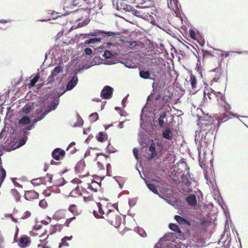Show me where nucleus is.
<instances>
[{"mask_svg": "<svg viewBox=\"0 0 248 248\" xmlns=\"http://www.w3.org/2000/svg\"><path fill=\"white\" fill-rule=\"evenodd\" d=\"M105 165H106V169H107L106 174L108 175L109 170L111 169V165L109 163H108V161L107 162V163L106 164H105Z\"/></svg>", "mask_w": 248, "mask_h": 248, "instance_id": "13d9d810", "label": "nucleus"}, {"mask_svg": "<svg viewBox=\"0 0 248 248\" xmlns=\"http://www.w3.org/2000/svg\"><path fill=\"white\" fill-rule=\"evenodd\" d=\"M174 218L180 225L184 226L185 227H190L191 225V224L188 220L180 216L175 215Z\"/></svg>", "mask_w": 248, "mask_h": 248, "instance_id": "f3484780", "label": "nucleus"}, {"mask_svg": "<svg viewBox=\"0 0 248 248\" xmlns=\"http://www.w3.org/2000/svg\"><path fill=\"white\" fill-rule=\"evenodd\" d=\"M213 123L211 121L207 120H202L200 121V129L198 132H200V134L208 135V132L212 128Z\"/></svg>", "mask_w": 248, "mask_h": 248, "instance_id": "423d86ee", "label": "nucleus"}, {"mask_svg": "<svg viewBox=\"0 0 248 248\" xmlns=\"http://www.w3.org/2000/svg\"><path fill=\"white\" fill-rule=\"evenodd\" d=\"M113 89L109 86H106L104 87L101 92V97L104 99H108L110 98L112 95Z\"/></svg>", "mask_w": 248, "mask_h": 248, "instance_id": "1a4fd4ad", "label": "nucleus"}, {"mask_svg": "<svg viewBox=\"0 0 248 248\" xmlns=\"http://www.w3.org/2000/svg\"><path fill=\"white\" fill-rule=\"evenodd\" d=\"M140 76L142 78L148 79L150 77V73L148 71L142 70L140 71Z\"/></svg>", "mask_w": 248, "mask_h": 248, "instance_id": "f704fd0d", "label": "nucleus"}, {"mask_svg": "<svg viewBox=\"0 0 248 248\" xmlns=\"http://www.w3.org/2000/svg\"><path fill=\"white\" fill-rule=\"evenodd\" d=\"M137 45V43L136 41H133L131 42L129 44L130 47L131 48H133L135 46H136Z\"/></svg>", "mask_w": 248, "mask_h": 248, "instance_id": "0e129e2a", "label": "nucleus"}, {"mask_svg": "<svg viewBox=\"0 0 248 248\" xmlns=\"http://www.w3.org/2000/svg\"><path fill=\"white\" fill-rule=\"evenodd\" d=\"M60 228L61 226L59 224L51 226L49 230V234H51L56 232L57 231L60 230Z\"/></svg>", "mask_w": 248, "mask_h": 248, "instance_id": "4c0bfd02", "label": "nucleus"}, {"mask_svg": "<svg viewBox=\"0 0 248 248\" xmlns=\"http://www.w3.org/2000/svg\"><path fill=\"white\" fill-rule=\"evenodd\" d=\"M190 36L192 39H195V32L193 30H189Z\"/></svg>", "mask_w": 248, "mask_h": 248, "instance_id": "bf43d9fd", "label": "nucleus"}, {"mask_svg": "<svg viewBox=\"0 0 248 248\" xmlns=\"http://www.w3.org/2000/svg\"><path fill=\"white\" fill-rule=\"evenodd\" d=\"M196 69H197V71L199 72V73H201V64L200 63L199 64H198V63H197V66L196 67Z\"/></svg>", "mask_w": 248, "mask_h": 248, "instance_id": "774afa93", "label": "nucleus"}, {"mask_svg": "<svg viewBox=\"0 0 248 248\" xmlns=\"http://www.w3.org/2000/svg\"><path fill=\"white\" fill-rule=\"evenodd\" d=\"M6 176V170L3 168L0 165V187H1L2 184L4 181Z\"/></svg>", "mask_w": 248, "mask_h": 248, "instance_id": "c85d7f7f", "label": "nucleus"}, {"mask_svg": "<svg viewBox=\"0 0 248 248\" xmlns=\"http://www.w3.org/2000/svg\"><path fill=\"white\" fill-rule=\"evenodd\" d=\"M84 0H73L72 1V5L74 6H80Z\"/></svg>", "mask_w": 248, "mask_h": 248, "instance_id": "8fccbe9b", "label": "nucleus"}, {"mask_svg": "<svg viewBox=\"0 0 248 248\" xmlns=\"http://www.w3.org/2000/svg\"><path fill=\"white\" fill-rule=\"evenodd\" d=\"M168 6L170 9L174 11L178 8L177 0H167Z\"/></svg>", "mask_w": 248, "mask_h": 248, "instance_id": "393cba45", "label": "nucleus"}, {"mask_svg": "<svg viewBox=\"0 0 248 248\" xmlns=\"http://www.w3.org/2000/svg\"><path fill=\"white\" fill-rule=\"evenodd\" d=\"M76 220V217L74 216L72 217H70L67 218L65 222L64 223V226L65 227H69L71 223H73L75 222V221Z\"/></svg>", "mask_w": 248, "mask_h": 248, "instance_id": "72a5a7b5", "label": "nucleus"}, {"mask_svg": "<svg viewBox=\"0 0 248 248\" xmlns=\"http://www.w3.org/2000/svg\"><path fill=\"white\" fill-rule=\"evenodd\" d=\"M162 136L166 140H170L172 138V133L170 128L166 129L162 133Z\"/></svg>", "mask_w": 248, "mask_h": 248, "instance_id": "a878e982", "label": "nucleus"}, {"mask_svg": "<svg viewBox=\"0 0 248 248\" xmlns=\"http://www.w3.org/2000/svg\"><path fill=\"white\" fill-rule=\"evenodd\" d=\"M93 51L90 48H87L85 49V53L88 55H91L92 54Z\"/></svg>", "mask_w": 248, "mask_h": 248, "instance_id": "052dcab7", "label": "nucleus"}, {"mask_svg": "<svg viewBox=\"0 0 248 248\" xmlns=\"http://www.w3.org/2000/svg\"><path fill=\"white\" fill-rule=\"evenodd\" d=\"M221 76V69L220 67L216 68L212 73L213 79L212 81L217 82Z\"/></svg>", "mask_w": 248, "mask_h": 248, "instance_id": "6ab92c4d", "label": "nucleus"}, {"mask_svg": "<svg viewBox=\"0 0 248 248\" xmlns=\"http://www.w3.org/2000/svg\"><path fill=\"white\" fill-rule=\"evenodd\" d=\"M169 227L171 230L176 232V233H178L180 234L182 233L180 229L177 224L174 223H170Z\"/></svg>", "mask_w": 248, "mask_h": 248, "instance_id": "473e14b6", "label": "nucleus"}, {"mask_svg": "<svg viewBox=\"0 0 248 248\" xmlns=\"http://www.w3.org/2000/svg\"><path fill=\"white\" fill-rule=\"evenodd\" d=\"M31 242L30 238L27 235L22 236L18 242V246L22 248H25L30 245Z\"/></svg>", "mask_w": 248, "mask_h": 248, "instance_id": "f8f14e48", "label": "nucleus"}, {"mask_svg": "<svg viewBox=\"0 0 248 248\" xmlns=\"http://www.w3.org/2000/svg\"><path fill=\"white\" fill-rule=\"evenodd\" d=\"M10 129L9 127L5 126L0 133V138H5Z\"/></svg>", "mask_w": 248, "mask_h": 248, "instance_id": "e433bc0d", "label": "nucleus"}, {"mask_svg": "<svg viewBox=\"0 0 248 248\" xmlns=\"http://www.w3.org/2000/svg\"><path fill=\"white\" fill-rule=\"evenodd\" d=\"M63 68L62 66H58L51 71V76L53 78L56 77L58 74L62 72V71Z\"/></svg>", "mask_w": 248, "mask_h": 248, "instance_id": "7c9ffc66", "label": "nucleus"}, {"mask_svg": "<svg viewBox=\"0 0 248 248\" xmlns=\"http://www.w3.org/2000/svg\"><path fill=\"white\" fill-rule=\"evenodd\" d=\"M108 135L103 132H99L95 136V138L99 142H103L108 140Z\"/></svg>", "mask_w": 248, "mask_h": 248, "instance_id": "b1692460", "label": "nucleus"}, {"mask_svg": "<svg viewBox=\"0 0 248 248\" xmlns=\"http://www.w3.org/2000/svg\"><path fill=\"white\" fill-rule=\"evenodd\" d=\"M78 81V78L76 76H74L68 82L66 86L67 90H72L77 85Z\"/></svg>", "mask_w": 248, "mask_h": 248, "instance_id": "412c9836", "label": "nucleus"}, {"mask_svg": "<svg viewBox=\"0 0 248 248\" xmlns=\"http://www.w3.org/2000/svg\"><path fill=\"white\" fill-rule=\"evenodd\" d=\"M101 40L100 38H93L85 41V44H94L97 42H100Z\"/></svg>", "mask_w": 248, "mask_h": 248, "instance_id": "c9c22d12", "label": "nucleus"}, {"mask_svg": "<svg viewBox=\"0 0 248 248\" xmlns=\"http://www.w3.org/2000/svg\"><path fill=\"white\" fill-rule=\"evenodd\" d=\"M11 192L12 193V194L14 196L16 200V201H19L20 198V195L19 193L17 192V191L16 189H12L11 190Z\"/></svg>", "mask_w": 248, "mask_h": 248, "instance_id": "49530a36", "label": "nucleus"}, {"mask_svg": "<svg viewBox=\"0 0 248 248\" xmlns=\"http://www.w3.org/2000/svg\"><path fill=\"white\" fill-rule=\"evenodd\" d=\"M91 13L90 8H80L74 12L76 17L78 20H83L82 22H79L77 25L78 27H81L87 25L90 21L89 18Z\"/></svg>", "mask_w": 248, "mask_h": 248, "instance_id": "20e7f679", "label": "nucleus"}, {"mask_svg": "<svg viewBox=\"0 0 248 248\" xmlns=\"http://www.w3.org/2000/svg\"><path fill=\"white\" fill-rule=\"evenodd\" d=\"M100 186L99 183L93 179L91 180V183L87 184V189L92 193L97 192Z\"/></svg>", "mask_w": 248, "mask_h": 248, "instance_id": "dca6fc26", "label": "nucleus"}, {"mask_svg": "<svg viewBox=\"0 0 248 248\" xmlns=\"http://www.w3.org/2000/svg\"><path fill=\"white\" fill-rule=\"evenodd\" d=\"M92 192L89 190L87 188L84 187L82 188V196L84 198V201L85 202L92 201L93 200V196Z\"/></svg>", "mask_w": 248, "mask_h": 248, "instance_id": "9d476101", "label": "nucleus"}, {"mask_svg": "<svg viewBox=\"0 0 248 248\" xmlns=\"http://www.w3.org/2000/svg\"><path fill=\"white\" fill-rule=\"evenodd\" d=\"M231 112H225L222 115L218 117V121L219 123H223L226 121L230 118Z\"/></svg>", "mask_w": 248, "mask_h": 248, "instance_id": "cd10ccee", "label": "nucleus"}, {"mask_svg": "<svg viewBox=\"0 0 248 248\" xmlns=\"http://www.w3.org/2000/svg\"><path fill=\"white\" fill-rule=\"evenodd\" d=\"M46 181V179L45 178L40 177L32 179L31 183L33 185L37 186L41 184H45Z\"/></svg>", "mask_w": 248, "mask_h": 248, "instance_id": "bb28decb", "label": "nucleus"}, {"mask_svg": "<svg viewBox=\"0 0 248 248\" xmlns=\"http://www.w3.org/2000/svg\"><path fill=\"white\" fill-rule=\"evenodd\" d=\"M75 143L74 142H73L72 143H71L69 146H68L67 148V151H70V152L71 153V154H73V153H75L76 151V148L75 147Z\"/></svg>", "mask_w": 248, "mask_h": 248, "instance_id": "ea45409f", "label": "nucleus"}, {"mask_svg": "<svg viewBox=\"0 0 248 248\" xmlns=\"http://www.w3.org/2000/svg\"><path fill=\"white\" fill-rule=\"evenodd\" d=\"M95 204L96 207L93 210V214L96 218H104L115 227L119 225L121 217L117 214L118 210L114 205L106 201H101Z\"/></svg>", "mask_w": 248, "mask_h": 248, "instance_id": "f257e3e1", "label": "nucleus"}, {"mask_svg": "<svg viewBox=\"0 0 248 248\" xmlns=\"http://www.w3.org/2000/svg\"><path fill=\"white\" fill-rule=\"evenodd\" d=\"M108 156L103 154H100L97 155L96 160L97 161V165L99 170L100 171L105 172V164L108 162Z\"/></svg>", "mask_w": 248, "mask_h": 248, "instance_id": "6e6552de", "label": "nucleus"}, {"mask_svg": "<svg viewBox=\"0 0 248 248\" xmlns=\"http://www.w3.org/2000/svg\"><path fill=\"white\" fill-rule=\"evenodd\" d=\"M186 201L191 206H194L197 204L196 197L194 194L187 196L186 199Z\"/></svg>", "mask_w": 248, "mask_h": 248, "instance_id": "5701e85b", "label": "nucleus"}, {"mask_svg": "<svg viewBox=\"0 0 248 248\" xmlns=\"http://www.w3.org/2000/svg\"><path fill=\"white\" fill-rule=\"evenodd\" d=\"M48 236V234H42V235H41L40 236V237L42 239H40V240H45L46 238H47Z\"/></svg>", "mask_w": 248, "mask_h": 248, "instance_id": "e2e57ef3", "label": "nucleus"}, {"mask_svg": "<svg viewBox=\"0 0 248 248\" xmlns=\"http://www.w3.org/2000/svg\"><path fill=\"white\" fill-rule=\"evenodd\" d=\"M147 186L148 188L151 190L153 192H154L155 194L158 193V191L157 189V186L153 184H147Z\"/></svg>", "mask_w": 248, "mask_h": 248, "instance_id": "37998d69", "label": "nucleus"}, {"mask_svg": "<svg viewBox=\"0 0 248 248\" xmlns=\"http://www.w3.org/2000/svg\"><path fill=\"white\" fill-rule=\"evenodd\" d=\"M133 15L137 17H140L152 23L153 16L150 15L151 9L149 7H139L138 9L131 8Z\"/></svg>", "mask_w": 248, "mask_h": 248, "instance_id": "39448f33", "label": "nucleus"}, {"mask_svg": "<svg viewBox=\"0 0 248 248\" xmlns=\"http://www.w3.org/2000/svg\"><path fill=\"white\" fill-rule=\"evenodd\" d=\"M195 141L198 147L199 154H205L208 149V146L211 142V140H210L208 135L203 134V133L200 134V132L196 131Z\"/></svg>", "mask_w": 248, "mask_h": 248, "instance_id": "f03ea898", "label": "nucleus"}, {"mask_svg": "<svg viewBox=\"0 0 248 248\" xmlns=\"http://www.w3.org/2000/svg\"><path fill=\"white\" fill-rule=\"evenodd\" d=\"M50 111H51L50 109L46 110L43 113H42L41 114L40 116L38 117L37 119H36L35 122H38V121H40L42 119H43L45 117V116L47 114H48Z\"/></svg>", "mask_w": 248, "mask_h": 248, "instance_id": "a18cd8bd", "label": "nucleus"}, {"mask_svg": "<svg viewBox=\"0 0 248 248\" xmlns=\"http://www.w3.org/2000/svg\"><path fill=\"white\" fill-rule=\"evenodd\" d=\"M103 56L106 59H108V58H111V57L112 56V54H111V53L109 51L106 50L104 52V53L103 54Z\"/></svg>", "mask_w": 248, "mask_h": 248, "instance_id": "864d4df0", "label": "nucleus"}, {"mask_svg": "<svg viewBox=\"0 0 248 248\" xmlns=\"http://www.w3.org/2000/svg\"><path fill=\"white\" fill-rule=\"evenodd\" d=\"M99 116L97 113H93L89 116L90 122L93 123L98 119Z\"/></svg>", "mask_w": 248, "mask_h": 248, "instance_id": "58836bf2", "label": "nucleus"}, {"mask_svg": "<svg viewBox=\"0 0 248 248\" xmlns=\"http://www.w3.org/2000/svg\"><path fill=\"white\" fill-rule=\"evenodd\" d=\"M65 155V151L60 148L55 149L52 153V157L56 160L63 158Z\"/></svg>", "mask_w": 248, "mask_h": 248, "instance_id": "9b49d317", "label": "nucleus"}, {"mask_svg": "<svg viewBox=\"0 0 248 248\" xmlns=\"http://www.w3.org/2000/svg\"><path fill=\"white\" fill-rule=\"evenodd\" d=\"M24 111L26 113H29V112L30 111V107L29 106H25V108H24Z\"/></svg>", "mask_w": 248, "mask_h": 248, "instance_id": "69168bd1", "label": "nucleus"}, {"mask_svg": "<svg viewBox=\"0 0 248 248\" xmlns=\"http://www.w3.org/2000/svg\"><path fill=\"white\" fill-rule=\"evenodd\" d=\"M70 195L73 197H78L82 195V188H80L79 186H77L74 189L70 192Z\"/></svg>", "mask_w": 248, "mask_h": 248, "instance_id": "4be33fe9", "label": "nucleus"}, {"mask_svg": "<svg viewBox=\"0 0 248 248\" xmlns=\"http://www.w3.org/2000/svg\"><path fill=\"white\" fill-rule=\"evenodd\" d=\"M107 150L110 153H113L116 151V149L114 148L110 143H109L107 146Z\"/></svg>", "mask_w": 248, "mask_h": 248, "instance_id": "3c124183", "label": "nucleus"}, {"mask_svg": "<svg viewBox=\"0 0 248 248\" xmlns=\"http://www.w3.org/2000/svg\"><path fill=\"white\" fill-rule=\"evenodd\" d=\"M229 52H222L220 54V57L222 59H224L229 56Z\"/></svg>", "mask_w": 248, "mask_h": 248, "instance_id": "5fc2aeb1", "label": "nucleus"}, {"mask_svg": "<svg viewBox=\"0 0 248 248\" xmlns=\"http://www.w3.org/2000/svg\"><path fill=\"white\" fill-rule=\"evenodd\" d=\"M31 214L30 211H27L23 213L21 218L23 219H27L31 216Z\"/></svg>", "mask_w": 248, "mask_h": 248, "instance_id": "603ef678", "label": "nucleus"}, {"mask_svg": "<svg viewBox=\"0 0 248 248\" xmlns=\"http://www.w3.org/2000/svg\"><path fill=\"white\" fill-rule=\"evenodd\" d=\"M166 117H167V112H166V111H164L163 113H161L159 118L164 119V118H166Z\"/></svg>", "mask_w": 248, "mask_h": 248, "instance_id": "338daca9", "label": "nucleus"}, {"mask_svg": "<svg viewBox=\"0 0 248 248\" xmlns=\"http://www.w3.org/2000/svg\"><path fill=\"white\" fill-rule=\"evenodd\" d=\"M39 205L41 208H46L48 204L47 202L45 200L43 199L40 201Z\"/></svg>", "mask_w": 248, "mask_h": 248, "instance_id": "09e8293b", "label": "nucleus"}, {"mask_svg": "<svg viewBox=\"0 0 248 248\" xmlns=\"http://www.w3.org/2000/svg\"><path fill=\"white\" fill-rule=\"evenodd\" d=\"M66 217V211L65 210L60 209L55 212L53 216V218L56 220L64 219Z\"/></svg>", "mask_w": 248, "mask_h": 248, "instance_id": "2eb2a0df", "label": "nucleus"}, {"mask_svg": "<svg viewBox=\"0 0 248 248\" xmlns=\"http://www.w3.org/2000/svg\"><path fill=\"white\" fill-rule=\"evenodd\" d=\"M40 78V76L39 73H38L31 80L30 83V85L31 87H33L35 86L36 82L38 81V79Z\"/></svg>", "mask_w": 248, "mask_h": 248, "instance_id": "a19ab883", "label": "nucleus"}, {"mask_svg": "<svg viewBox=\"0 0 248 248\" xmlns=\"http://www.w3.org/2000/svg\"><path fill=\"white\" fill-rule=\"evenodd\" d=\"M158 124H159V125L160 127H162L164 125V124H165V122H164V121L163 120V119L159 118V119H158Z\"/></svg>", "mask_w": 248, "mask_h": 248, "instance_id": "680f3d73", "label": "nucleus"}, {"mask_svg": "<svg viewBox=\"0 0 248 248\" xmlns=\"http://www.w3.org/2000/svg\"><path fill=\"white\" fill-rule=\"evenodd\" d=\"M68 210L75 217L80 215L82 212L81 209L75 204H70L68 208Z\"/></svg>", "mask_w": 248, "mask_h": 248, "instance_id": "ddd939ff", "label": "nucleus"}, {"mask_svg": "<svg viewBox=\"0 0 248 248\" xmlns=\"http://www.w3.org/2000/svg\"><path fill=\"white\" fill-rule=\"evenodd\" d=\"M25 198L27 200H32L39 198V194L34 190L27 191L25 193Z\"/></svg>", "mask_w": 248, "mask_h": 248, "instance_id": "a211bd4d", "label": "nucleus"}, {"mask_svg": "<svg viewBox=\"0 0 248 248\" xmlns=\"http://www.w3.org/2000/svg\"><path fill=\"white\" fill-rule=\"evenodd\" d=\"M217 100L220 106L223 108L227 103L225 100V97L223 95H222Z\"/></svg>", "mask_w": 248, "mask_h": 248, "instance_id": "c03bdc74", "label": "nucleus"}, {"mask_svg": "<svg viewBox=\"0 0 248 248\" xmlns=\"http://www.w3.org/2000/svg\"><path fill=\"white\" fill-rule=\"evenodd\" d=\"M75 171L77 174H78L79 177H83L87 175L88 172L85 169V161L81 160L78 161L75 166Z\"/></svg>", "mask_w": 248, "mask_h": 248, "instance_id": "0eeeda50", "label": "nucleus"}, {"mask_svg": "<svg viewBox=\"0 0 248 248\" xmlns=\"http://www.w3.org/2000/svg\"><path fill=\"white\" fill-rule=\"evenodd\" d=\"M189 82L193 89L196 90L197 86V80L195 76L192 74H190Z\"/></svg>", "mask_w": 248, "mask_h": 248, "instance_id": "c756f323", "label": "nucleus"}, {"mask_svg": "<svg viewBox=\"0 0 248 248\" xmlns=\"http://www.w3.org/2000/svg\"><path fill=\"white\" fill-rule=\"evenodd\" d=\"M69 240H70V238L68 237H65L63 238H62V242L59 244V247L61 248L63 246H68V244L66 241Z\"/></svg>", "mask_w": 248, "mask_h": 248, "instance_id": "79ce46f5", "label": "nucleus"}, {"mask_svg": "<svg viewBox=\"0 0 248 248\" xmlns=\"http://www.w3.org/2000/svg\"><path fill=\"white\" fill-rule=\"evenodd\" d=\"M213 55L211 54L210 52L207 51H203V54H202V58L203 60L207 59L209 57H213Z\"/></svg>", "mask_w": 248, "mask_h": 248, "instance_id": "de8ad7c7", "label": "nucleus"}, {"mask_svg": "<svg viewBox=\"0 0 248 248\" xmlns=\"http://www.w3.org/2000/svg\"><path fill=\"white\" fill-rule=\"evenodd\" d=\"M102 34V36L105 37L106 36H111L115 35L116 34L115 33L111 31H98L95 32H91L88 34H86L88 36H96L100 34Z\"/></svg>", "mask_w": 248, "mask_h": 248, "instance_id": "4468645a", "label": "nucleus"}, {"mask_svg": "<svg viewBox=\"0 0 248 248\" xmlns=\"http://www.w3.org/2000/svg\"><path fill=\"white\" fill-rule=\"evenodd\" d=\"M31 120L28 116H23L18 121V124L19 125H24L30 124Z\"/></svg>", "mask_w": 248, "mask_h": 248, "instance_id": "2f4dec72", "label": "nucleus"}, {"mask_svg": "<svg viewBox=\"0 0 248 248\" xmlns=\"http://www.w3.org/2000/svg\"><path fill=\"white\" fill-rule=\"evenodd\" d=\"M176 172L180 174L181 173L183 174L181 176L182 183L188 186L191 184V180L192 178L189 174V168L187 167V164L184 162L177 163Z\"/></svg>", "mask_w": 248, "mask_h": 248, "instance_id": "7ed1b4c3", "label": "nucleus"}, {"mask_svg": "<svg viewBox=\"0 0 248 248\" xmlns=\"http://www.w3.org/2000/svg\"><path fill=\"white\" fill-rule=\"evenodd\" d=\"M223 108L224 109L225 112H230V109H231L230 105L228 103L225 105V106H224Z\"/></svg>", "mask_w": 248, "mask_h": 248, "instance_id": "4d7b16f0", "label": "nucleus"}, {"mask_svg": "<svg viewBox=\"0 0 248 248\" xmlns=\"http://www.w3.org/2000/svg\"><path fill=\"white\" fill-rule=\"evenodd\" d=\"M149 151L151 152V154L149 155L148 159L151 160L157 156V153L155 151V146L154 142H152L149 146Z\"/></svg>", "mask_w": 248, "mask_h": 248, "instance_id": "aec40b11", "label": "nucleus"}, {"mask_svg": "<svg viewBox=\"0 0 248 248\" xmlns=\"http://www.w3.org/2000/svg\"><path fill=\"white\" fill-rule=\"evenodd\" d=\"M133 155L136 158V159H138V153H139V150L137 148H134L133 150Z\"/></svg>", "mask_w": 248, "mask_h": 248, "instance_id": "6e6d98bb", "label": "nucleus"}]
</instances>
